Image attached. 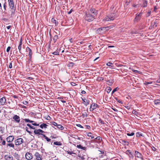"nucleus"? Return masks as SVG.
<instances>
[{
	"label": "nucleus",
	"instance_id": "4468645a",
	"mask_svg": "<svg viewBox=\"0 0 160 160\" xmlns=\"http://www.w3.org/2000/svg\"><path fill=\"white\" fill-rule=\"evenodd\" d=\"M135 156L136 157H137L138 158H142V156L141 154L137 151H135Z\"/></svg>",
	"mask_w": 160,
	"mask_h": 160
},
{
	"label": "nucleus",
	"instance_id": "6ab92c4d",
	"mask_svg": "<svg viewBox=\"0 0 160 160\" xmlns=\"http://www.w3.org/2000/svg\"><path fill=\"white\" fill-rule=\"evenodd\" d=\"M90 12L92 13L93 14V15L95 16L96 15L97 13V12L95 11V10L94 8H92L90 10Z\"/></svg>",
	"mask_w": 160,
	"mask_h": 160
},
{
	"label": "nucleus",
	"instance_id": "603ef678",
	"mask_svg": "<svg viewBox=\"0 0 160 160\" xmlns=\"http://www.w3.org/2000/svg\"><path fill=\"white\" fill-rule=\"evenodd\" d=\"M99 121L102 124H103L104 123L102 121L101 119H100Z\"/></svg>",
	"mask_w": 160,
	"mask_h": 160
},
{
	"label": "nucleus",
	"instance_id": "6e6d98bb",
	"mask_svg": "<svg viewBox=\"0 0 160 160\" xmlns=\"http://www.w3.org/2000/svg\"><path fill=\"white\" fill-rule=\"evenodd\" d=\"M72 9H71L70 11H69V12H68V14H70L72 12Z\"/></svg>",
	"mask_w": 160,
	"mask_h": 160
},
{
	"label": "nucleus",
	"instance_id": "052dcab7",
	"mask_svg": "<svg viewBox=\"0 0 160 160\" xmlns=\"http://www.w3.org/2000/svg\"><path fill=\"white\" fill-rule=\"evenodd\" d=\"M73 65V63H71L69 65V67L70 66H72Z\"/></svg>",
	"mask_w": 160,
	"mask_h": 160
},
{
	"label": "nucleus",
	"instance_id": "39448f33",
	"mask_svg": "<svg viewBox=\"0 0 160 160\" xmlns=\"http://www.w3.org/2000/svg\"><path fill=\"white\" fill-rule=\"evenodd\" d=\"M25 157L27 160H30L33 158V156L31 153L28 152L26 153Z\"/></svg>",
	"mask_w": 160,
	"mask_h": 160
},
{
	"label": "nucleus",
	"instance_id": "f3484780",
	"mask_svg": "<svg viewBox=\"0 0 160 160\" xmlns=\"http://www.w3.org/2000/svg\"><path fill=\"white\" fill-rule=\"evenodd\" d=\"M31 123H32V125L35 126H39V124L41 123V122H39L32 120L31 121Z\"/></svg>",
	"mask_w": 160,
	"mask_h": 160
},
{
	"label": "nucleus",
	"instance_id": "7c9ffc66",
	"mask_svg": "<svg viewBox=\"0 0 160 160\" xmlns=\"http://www.w3.org/2000/svg\"><path fill=\"white\" fill-rule=\"evenodd\" d=\"M58 35H56L54 36L53 37V40L55 41H56L57 40V39H58Z\"/></svg>",
	"mask_w": 160,
	"mask_h": 160
},
{
	"label": "nucleus",
	"instance_id": "4c0bfd02",
	"mask_svg": "<svg viewBox=\"0 0 160 160\" xmlns=\"http://www.w3.org/2000/svg\"><path fill=\"white\" fill-rule=\"evenodd\" d=\"M82 116L83 117H87V114L86 112L83 113L82 114Z\"/></svg>",
	"mask_w": 160,
	"mask_h": 160
},
{
	"label": "nucleus",
	"instance_id": "a878e982",
	"mask_svg": "<svg viewBox=\"0 0 160 160\" xmlns=\"http://www.w3.org/2000/svg\"><path fill=\"white\" fill-rule=\"evenodd\" d=\"M53 144L55 145H58V146H61L62 145V144L61 143V142H54L53 143Z\"/></svg>",
	"mask_w": 160,
	"mask_h": 160
},
{
	"label": "nucleus",
	"instance_id": "a211bd4d",
	"mask_svg": "<svg viewBox=\"0 0 160 160\" xmlns=\"http://www.w3.org/2000/svg\"><path fill=\"white\" fill-rule=\"evenodd\" d=\"M22 45V40L21 39V40L20 41V43H19V45L18 46V49L19 50V52L21 53H22V52H21Z\"/></svg>",
	"mask_w": 160,
	"mask_h": 160
},
{
	"label": "nucleus",
	"instance_id": "9d476101",
	"mask_svg": "<svg viewBox=\"0 0 160 160\" xmlns=\"http://www.w3.org/2000/svg\"><path fill=\"white\" fill-rule=\"evenodd\" d=\"M6 101V98L4 97H3L2 98L0 99V105H4Z\"/></svg>",
	"mask_w": 160,
	"mask_h": 160
},
{
	"label": "nucleus",
	"instance_id": "aec40b11",
	"mask_svg": "<svg viewBox=\"0 0 160 160\" xmlns=\"http://www.w3.org/2000/svg\"><path fill=\"white\" fill-rule=\"evenodd\" d=\"M107 66H108L110 68H114L113 65V63L111 62H108L106 64Z\"/></svg>",
	"mask_w": 160,
	"mask_h": 160
},
{
	"label": "nucleus",
	"instance_id": "f03ea898",
	"mask_svg": "<svg viewBox=\"0 0 160 160\" xmlns=\"http://www.w3.org/2000/svg\"><path fill=\"white\" fill-rule=\"evenodd\" d=\"M108 28V27H103L102 28H99L97 30L96 32L97 33L99 34H102L104 33L107 30V28Z\"/></svg>",
	"mask_w": 160,
	"mask_h": 160
},
{
	"label": "nucleus",
	"instance_id": "4be33fe9",
	"mask_svg": "<svg viewBox=\"0 0 160 160\" xmlns=\"http://www.w3.org/2000/svg\"><path fill=\"white\" fill-rule=\"evenodd\" d=\"M90 102L89 100L84 99V103H83L86 106L88 105Z\"/></svg>",
	"mask_w": 160,
	"mask_h": 160
},
{
	"label": "nucleus",
	"instance_id": "c85d7f7f",
	"mask_svg": "<svg viewBox=\"0 0 160 160\" xmlns=\"http://www.w3.org/2000/svg\"><path fill=\"white\" fill-rule=\"evenodd\" d=\"M11 17H13L15 14V9H12L11 11Z\"/></svg>",
	"mask_w": 160,
	"mask_h": 160
},
{
	"label": "nucleus",
	"instance_id": "3c124183",
	"mask_svg": "<svg viewBox=\"0 0 160 160\" xmlns=\"http://www.w3.org/2000/svg\"><path fill=\"white\" fill-rule=\"evenodd\" d=\"M81 93L82 94H85L86 93V92L85 91L83 90L81 92Z\"/></svg>",
	"mask_w": 160,
	"mask_h": 160
},
{
	"label": "nucleus",
	"instance_id": "ddd939ff",
	"mask_svg": "<svg viewBox=\"0 0 160 160\" xmlns=\"http://www.w3.org/2000/svg\"><path fill=\"white\" fill-rule=\"evenodd\" d=\"M9 5L11 9H13L14 7V4L13 2V0H8Z\"/></svg>",
	"mask_w": 160,
	"mask_h": 160
},
{
	"label": "nucleus",
	"instance_id": "e433bc0d",
	"mask_svg": "<svg viewBox=\"0 0 160 160\" xmlns=\"http://www.w3.org/2000/svg\"><path fill=\"white\" fill-rule=\"evenodd\" d=\"M67 153L70 155H72V154H75V153L74 152L71 151H68Z\"/></svg>",
	"mask_w": 160,
	"mask_h": 160
},
{
	"label": "nucleus",
	"instance_id": "20e7f679",
	"mask_svg": "<svg viewBox=\"0 0 160 160\" xmlns=\"http://www.w3.org/2000/svg\"><path fill=\"white\" fill-rule=\"evenodd\" d=\"M12 118L13 120L16 123H19L20 122V118L17 115H14Z\"/></svg>",
	"mask_w": 160,
	"mask_h": 160
},
{
	"label": "nucleus",
	"instance_id": "f704fd0d",
	"mask_svg": "<svg viewBox=\"0 0 160 160\" xmlns=\"http://www.w3.org/2000/svg\"><path fill=\"white\" fill-rule=\"evenodd\" d=\"M133 72H135V73H139V74H140L141 73V72L140 71H138V70H132Z\"/></svg>",
	"mask_w": 160,
	"mask_h": 160
},
{
	"label": "nucleus",
	"instance_id": "dca6fc26",
	"mask_svg": "<svg viewBox=\"0 0 160 160\" xmlns=\"http://www.w3.org/2000/svg\"><path fill=\"white\" fill-rule=\"evenodd\" d=\"M142 16V13H140L138 14H137L136 18L135 19V21H137L138 20H139L140 18Z\"/></svg>",
	"mask_w": 160,
	"mask_h": 160
},
{
	"label": "nucleus",
	"instance_id": "72a5a7b5",
	"mask_svg": "<svg viewBox=\"0 0 160 160\" xmlns=\"http://www.w3.org/2000/svg\"><path fill=\"white\" fill-rule=\"evenodd\" d=\"M147 1H144L143 2V7H145L147 5Z\"/></svg>",
	"mask_w": 160,
	"mask_h": 160
},
{
	"label": "nucleus",
	"instance_id": "c756f323",
	"mask_svg": "<svg viewBox=\"0 0 160 160\" xmlns=\"http://www.w3.org/2000/svg\"><path fill=\"white\" fill-rule=\"evenodd\" d=\"M8 146H9L11 147L14 148V145L13 143H8Z\"/></svg>",
	"mask_w": 160,
	"mask_h": 160
},
{
	"label": "nucleus",
	"instance_id": "bf43d9fd",
	"mask_svg": "<svg viewBox=\"0 0 160 160\" xmlns=\"http://www.w3.org/2000/svg\"><path fill=\"white\" fill-rule=\"evenodd\" d=\"M114 47L113 46H109L108 47V48H114Z\"/></svg>",
	"mask_w": 160,
	"mask_h": 160
},
{
	"label": "nucleus",
	"instance_id": "0e129e2a",
	"mask_svg": "<svg viewBox=\"0 0 160 160\" xmlns=\"http://www.w3.org/2000/svg\"><path fill=\"white\" fill-rule=\"evenodd\" d=\"M112 109L114 111H115V112H117V111H118V110H117V109H114V108H112Z\"/></svg>",
	"mask_w": 160,
	"mask_h": 160
},
{
	"label": "nucleus",
	"instance_id": "bb28decb",
	"mask_svg": "<svg viewBox=\"0 0 160 160\" xmlns=\"http://www.w3.org/2000/svg\"><path fill=\"white\" fill-rule=\"evenodd\" d=\"M112 90V89L110 87H108L107 88H106V91H107V92L108 93H109L110 91H111Z\"/></svg>",
	"mask_w": 160,
	"mask_h": 160
},
{
	"label": "nucleus",
	"instance_id": "6e6552de",
	"mask_svg": "<svg viewBox=\"0 0 160 160\" xmlns=\"http://www.w3.org/2000/svg\"><path fill=\"white\" fill-rule=\"evenodd\" d=\"M97 108V105L95 103H93L91 106L90 110L92 111Z\"/></svg>",
	"mask_w": 160,
	"mask_h": 160
},
{
	"label": "nucleus",
	"instance_id": "864d4df0",
	"mask_svg": "<svg viewBox=\"0 0 160 160\" xmlns=\"http://www.w3.org/2000/svg\"><path fill=\"white\" fill-rule=\"evenodd\" d=\"M157 82L158 83H160V76H159V79H158L157 80Z\"/></svg>",
	"mask_w": 160,
	"mask_h": 160
},
{
	"label": "nucleus",
	"instance_id": "cd10ccee",
	"mask_svg": "<svg viewBox=\"0 0 160 160\" xmlns=\"http://www.w3.org/2000/svg\"><path fill=\"white\" fill-rule=\"evenodd\" d=\"M57 127L58 128L60 129L61 130H62L63 129V127H62L61 125L60 124L57 125Z\"/></svg>",
	"mask_w": 160,
	"mask_h": 160
},
{
	"label": "nucleus",
	"instance_id": "f257e3e1",
	"mask_svg": "<svg viewBox=\"0 0 160 160\" xmlns=\"http://www.w3.org/2000/svg\"><path fill=\"white\" fill-rule=\"evenodd\" d=\"M95 16L93 15H91L89 12H88L86 13L85 18L86 20L90 22L92 21L94 19Z\"/></svg>",
	"mask_w": 160,
	"mask_h": 160
},
{
	"label": "nucleus",
	"instance_id": "de8ad7c7",
	"mask_svg": "<svg viewBox=\"0 0 160 160\" xmlns=\"http://www.w3.org/2000/svg\"><path fill=\"white\" fill-rule=\"evenodd\" d=\"M117 91V88L114 89L112 92V94L113 93Z\"/></svg>",
	"mask_w": 160,
	"mask_h": 160
},
{
	"label": "nucleus",
	"instance_id": "423d86ee",
	"mask_svg": "<svg viewBox=\"0 0 160 160\" xmlns=\"http://www.w3.org/2000/svg\"><path fill=\"white\" fill-rule=\"evenodd\" d=\"M23 142L22 138H20L15 141V144L16 145H19L21 144Z\"/></svg>",
	"mask_w": 160,
	"mask_h": 160
},
{
	"label": "nucleus",
	"instance_id": "774afa93",
	"mask_svg": "<svg viewBox=\"0 0 160 160\" xmlns=\"http://www.w3.org/2000/svg\"><path fill=\"white\" fill-rule=\"evenodd\" d=\"M69 41L70 42L72 43V38H71L69 40Z\"/></svg>",
	"mask_w": 160,
	"mask_h": 160
},
{
	"label": "nucleus",
	"instance_id": "4d7b16f0",
	"mask_svg": "<svg viewBox=\"0 0 160 160\" xmlns=\"http://www.w3.org/2000/svg\"><path fill=\"white\" fill-rule=\"evenodd\" d=\"M6 143V142L5 141H3L2 142V144L3 145H5Z\"/></svg>",
	"mask_w": 160,
	"mask_h": 160
},
{
	"label": "nucleus",
	"instance_id": "5fc2aeb1",
	"mask_svg": "<svg viewBox=\"0 0 160 160\" xmlns=\"http://www.w3.org/2000/svg\"><path fill=\"white\" fill-rule=\"evenodd\" d=\"M27 125L28 126V127H29L30 128H31V127H32V126L30 124H27Z\"/></svg>",
	"mask_w": 160,
	"mask_h": 160
},
{
	"label": "nucleus",
	"instance_id": "2eb2a0df",
	"mask_svg": "<svg viewBox=\"0 0 160 160\" xmlns=\"http://www.w3.org/2000/svg\"><path fill=\"white\" fill-rule=\"evenodd\" d=\"M26 50L27 52H29V57L30 58H31V55L32 54V52L31 50L28 47L26 48Z\"/></svg>",
	"mask_w": 160,
	"mask_h": 160
},
{
	"label": "nucleus",
	"instance_id": "ea45409f",
	"mask_svg": "<svg viewBox=\"0 0 160 160\" xmlns=\"http://www.w3.org/2000/svg\"><path fill=\"white\" fill-rule=\"evenodd\" d=\"M152 83V82H146L144 83L145 85H148L149 84H151Z\"/></svg>",
	"mask_w": 160,
	"mask_h": 160
},
{
	"label": "nucleus",
	"instance_id": "49530a36",
	"mask_svg": "<svg viewBox=\"0 0 160 160\" xmlns=\"http://www.w3.org/2000/svg\"><path fill=\"white\" fill-rule=\"evenodd\" d=\"M77 125L78 127H80V128H83V127L80 124H77Z\"/></svg>",
	"mask_w": 160,
	"mask_h": 160
},
{
	"label": "nucleus",
	"instance_id": "8fccbe9b",
	"mask_svg": "<svg viewBox=\"0 0 160 160\" xmlns=\"http://www.w3.org/2000/svg\"><path fill=\"white\" fill-rule=\"evenodd\" d=\"M12 63L11 62V63H10L9 65V68H12Z\"/></svg>",
	"mask_w": 160,
	"mask_h": 160
},
{
	"label": "nucleus",
	"instance_id": "b1692460",
	"mask_svg": "<svg viewBox=\"0 0 160 160\" xmlns=\"http://www.w3.org/2000/svg\"><path fill=\"white\" fill-rule=\"evenodd\" d=\"M154 102L155 104L156 105L159 104H160V100L157 99L154 100Z\"/></svg>",
	"mask_w": 160,
	"mask_h": 160
},
{
	"label": "nucleus",
	"instance_id": "2f4dec72",
	"mask_svg": "<svg viewBox=\"0 0 160 160\" xmlns=\"http://www.w3.org/2000/svg\"><path fill=\"white\" fill-rule=\"evenodd\" d=\"M23 120L26 122H29L31 123L32 120H30L28 119H24Z\"/></svg>",
	"mask_w": 160,
	"mask_h": 160
},
{
	"label": "nucleus",
	"instance_id": "79ce46f5",
	"mask_svg": "<svg viewBox=\"0 0 160 160\" xmlns=\"http://www.w3.org/2000/svg\"><path fill=\"white\" fill-rule=\"evenodd\" d=\"M85 127H86V128L87 129H89L91 128V127L90 126L85 125Z\"/></svg>",
	"mask_w": 160,
	"mask_h": 160
},
{
	"label": "nucleus",
	"instance_id": "c9c22d12",
	"mask_svg": "<svg viewBox=\"0 0 160 160\" xmlns=\"http://www.w3.org/2000/svg\"><path fill=\"white\" fill-rule=\"evenodd\" d=\"M132 113L133 114H134L136 115H137L138 114V112L135 110H133L132 111Z\"/></svg>",
	"mask_w": 160,
	"mask_h": 160
},
{
	"label": "nucleus",
	"instance_id": "412c9836",
	"mask_svg": "<svg viewBox=\"0 0 160 160\" xmlns=\"http://www.w3.org/2000/svg\"><path fill=\"white\" fill-rule=\"evenodd\" d=\"M47 126L48 125L46 124L45 123H42L40 125V127L41 128L43 129V128H46Z\"/></svg>",
	"mask_w": 160,
	"mask_h": 160
},
{
	"label": "nucleus",
	"instance_id": "5701e85b",
	"mask_svg": "<svg viewBox=\"0 0 160 160\" xmlns=\"http://www.w3.org/2000/svg\"><path fill=\"white\" fill-rule=\"evenodd\" d=\"M86 134L88 137H91V138H94V137L92 136V133L91 132H87Z\"/></svg>",
	"mask_w": 160,
	"mask_h": 160
},
{
	"label": "nucleus",
	"instance_id": "a18cd8bd",
	"mask_svg": "<svg viewBox=\"0 0 160 160\" xmlns=\"http://www.w3.org/2000/svg\"><path fill=\"white\" fill-rule=\"evenodd\" d=\"M95 139H97L98 140H101L102 139V138L101 137L99 136V137H98L96 138Z\"/></svg>",
	"mask_w": 160,
	"mask_h": 160
},
{
	"label": "nucleus",
	"instance_id": "1a4fd4ad",
	"mask_svg": "<svg viewBox=\"0 0 160 160\" xmlns=\"http://www.w3.org/2000/svg\"><path fill=\"white\" fill-rule=\"evenodd\" d=\"M35 156L37 160H42V156L38 152H36L35 154Z\"/></svg>",
	"mask_w": 160,
	"mask_h": 160
},
{
	"label": "nucleus",
	"instance_id": "7ed1b4c3",
	"mask_svg": "<svg viewBox=\"0 0 160 160\" xmlns=\"http://www.w3.org/2000/svg\"><path fill=\"white\" fill-rule=\"evenodd\" d=\"M115 15L114 14H111L108 16H107L103 19V21H110L113 20L115 18Z\"/></svg>",
	"mask_w": 160,
	"mask_h": 160
},
{
	"label": "nucleus",
	"instance_id": "0eeeda50",
	"mask_svg": "<svg viewBox=\"0 0 160 160\" xmlns=\"http://www.w3.org/2000/svg\"><path fill=\"white\" fill-rule=\"evenodd\" d=\"M44 132V131L40 129L36 130L34 131V133L35 134L42 135V133Z\"/></svg>",
	"mask_w": 160,
	"mask_h": 160
},
{
	"label": "nucleus",
	"instance_id": "9b49d317",
	"mask_svg": "<svg viewBox=\"0 0 160 160\" xmlns=\"http://www.w3.org/2000/svg\"><path fill=\"white\" fill-rule=\"evenodd\" d=\"M5 158L6 160H13L12 156L10 155H5Z\"/></svg>",
	"mask_w": 160,
	"mask_h": 160
},
{
	"label": "nucleus",
	"instance_id": "f8f14e48",
	"mask_svg": "<svg viewBox=\"0 0 160 160\" xmlns=\"http://www.w3.org/2000/svg\"><path fill=\"white\" fill-rule=\"evenodd\" d=\"M14 138L12 136H10L7 138V141L8 142H11L14 140Z\"/></svg>",
	"mask_w": 160,
	"mask_h": 160
},
{
	"label": "nucleus",
	"instance_id": "13d9d810",
	"mask_svg": "<svg viewBox=\"0 0 160 160\" xmlns=\"http://www.w3.org/2000/svg\"><path fill=\"white\" fill-rule=\"evenodd\" d=\"M127 153H129L131 155H132V154L131 153V152H130V150H127Z\"/></svg>",
	"mask_w": 160,
	"mask_h": 160
},
{
	"label": "nucleus",
	"instance_id": "69168bd1",
	"mask_svg": "<svg viewBox=\"0 0 160 160\" xmlns=\"http://www.w3.org/2000/svg\"><path fill=\"white\" fill-rule=\"evenodd\" d=\"M129 2H126L125 4L126 5H128L129 4Z\"/></svg>",
	"mask_w": 160,
	"mask_h": 160
},
{
	"label": "nucleus",
	"instance_id": "58836bf2",
	"mask_svg": "<svg viewBox=\"0 0 160 160\" xmlns=\"http://www.w3.org/2000/svg\"><path fill=\"white\" fill-rule=\"evenodd\" d=\"M77 147L79 148H81V149H83L84 148L83 147H82L81 145H77Z\"/></svg>",
	"mask_w": 160,
	"mask_h": 160
},
{
	"label": "nucleus",
	"instance_id": "a19ab883",
	"mask_svg": "<svg viewBox=\"0 0 160 160\" xmlns=\"http://www.w3.org/2000/svg\"><path fill=\"white\" fill-rule=\"evenodd\" d=\"M10 48H11V47H9V46L7 48V50H6L7 52H8L9 51L10 49Z\"/></svg>",
	"mask_w": 160,
	"mask_h": 160
},
{
	"label": "nucleus",
	"instance_id": "09e8293b",
	"mask_svg": "<svg viewBox=\"0 0 160 160\" xmlns=\"http://www.w3.org/2000/svg\"><path fill=\"white\" fill-rule=\"evenodd\" d=\"M52 125H53L55 126H57V123L55 122H53V123H52Z\"/></svg>",
	"mask_w": 160,
	"mask_h": 160
},
{
	"label": "nucleus",
	"instance_id": "37998d69",
	"mask_svg": "<svg viewBox=\"0 0 160 160\" xmlns=\"http://www.w3.org/2000/svg\"><path fill=\"white\" fill-rule=\"evenodd\" d=\"M53 54L56 55H58L59 54L58 52H57V51H55V52H54L53 53Z\"/></svg>",
	"mask_w": 160,
	"mask_h": 160
},
{
	"label": "nucleus",
	"instance_id": "393cba45",
	"mask_svg": "<svg viewBox=\"0 0 160 160\" xmlns=\"http://www.w3.org/2000/svg\"><path fill=\"white\" fill-rule=\"evenodd\" d=\"M42 135L44 138L48 141L49 142L51 140V139L48 138L44 134H42Z\"/></svg>",
	"mask_w": 160,
	"mask_h": 160
},
{
	"label": "nucleus",
	"instance_id": "338daca9",
	"mask_svg": "<svg viewBox=\"0 0 160 160\" xmlns=\"http://www.w3.org/2000/svg\"><path fill=\"white\" fill-rule=\"evenodd\" d=\"M31 129H35V128L33 126H32L31 128H30Z\"/></svg>",
	"mask_w": 160,
	"mask_h": 160
},
{
	"label": "nucleus",
	"instance_id": "e2e57ef3",
	"mask_svg": "<svg viewBox=\"0 0 160 160\" xmlns=\"http://www.w3.org/2000/svg\"><path fill=\"white\" fill-rule=\"evenodd\" d=\"M151 13V11H149L148 12V16H149Z\"/></svg>",
	"mask_w": 160,
	"mask_h": 160
},
{
	"label": "nucleus",
	"instance_id": "473e14b6",
	"mask_svg": "<svg viewBox=\"0 0 160 160\" xmlns=\"http://www.w3.org/2000/svg\"><path fill=\"white\" fill-rule=\"evenodd\" d=\"M127 135L128 136H132L134 135V132H132L130 133H128L127 134Z\"/></svg>",
	"mask_w": 160,
	"mask_h": 160
},
{
	"label": "nucleus",
	"instance_id": "c03bdc74",
	"mask_svg": "<svg viewBox=\"0 0 160 160\" xmlns=\"http://www.w3.org/2000/svg\"><path fill=\"white\" fill-rule=\"evenodd\" d=\"M116 100L117 101L119 102V103H121V104H122V101H121V100H120L119 99H116Z\"/></svg>",
	"mask_w": 160,
	"mask_h": 160
},
{
	"label": "nucleus",
	"instance_id": "680f3d73",
	"mask_svg": "<svg viewBox=\"0 0 160 160\" xmlns=\"http://www.w3.org/2000/svg\"><path fill=\"white\" fill-rule=\"evenodd\" d=\"M10 27H11V26H8L7 27V28L8 29H9L10 28Z\"/></svg>",
	"mask_w": 160,
	"mask_h": 160
}]
</instances>
